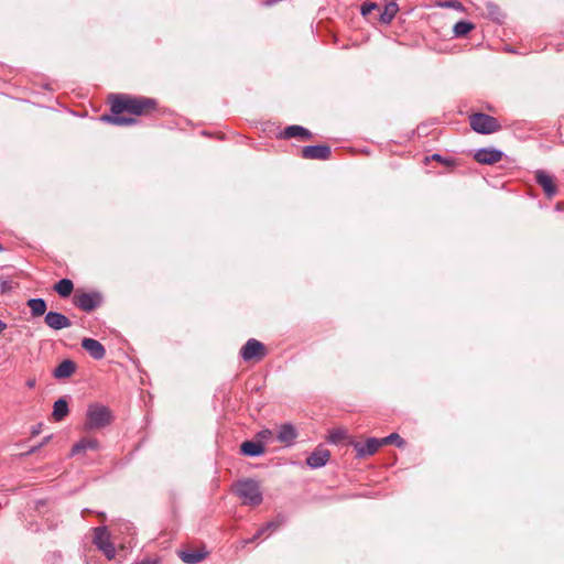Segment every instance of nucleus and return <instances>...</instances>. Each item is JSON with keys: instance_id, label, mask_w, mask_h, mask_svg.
<instances>
[{"instance_id": "a878e982", "label": "nucleus", "mask_w": 564, "mask_h": 564, "mask_svg": "<svg viewBox=\"0 0 564 564\" xmlns=\"http://www.w3.org/2000/svg\"><path fill=\"white\" fill-rule=\"evenodd\" d=\"M279 527L278 523H275L274 521H271V522H268L264 527H262L261 529L258 530V532L251 538V539H245L241 541V547L246 546L247 544L256 541L258 538H260L261 535H263L267 531L269 530H274Z\"/></svg>"}, {"instance_id": "b1692460", "label": "nucleus", "mask_w": 564, "mask_h": 564, "mask_svg": "<svg viewBox=\"0 0 564 564\" xmlns=\"http://www.w3.org/2000/svg\"><path fill=\"white\" fill-rule=\"evenodd\" d=\"M74 284L69 279H62L55 285L54 290L63 297L70 295Z\"/></svg>"}, {"instance_id": "9d476101", "label": "nucleus", "mask_w": 564, "mask_h": 564, "mask_svg": "<svg viewBox=\"0 0 564 564\" xmlns=\"http://www.w3.org/2000/svg\"><path fill=\"white\" fill-rule=\"evenodd\" d=\"M503 156V152L492 148H482L475 152L474 159L480 164H495Z\"/></svg>"}, {"instance_id": "0eeeda50", "label": "nucleus", "mask_w": 564, "mask_h": 564, "mask_svg": "<svg viewBox=\"0 0 564 564\" xmlns=\"http://www.w3.org/2000/svg\"><path fill=\"white\" fill-rule=\"evenodd\" d=\"M240 356L245 361H249L254 358L260 359L264 356V345L261 341L251 338L242 346Z\"/></svg>"}, {"instance_id": "dca6fc26", "label": "nucleus", "mask_w": 564, "mask_h": 564, "mask_svg": "<svg viewBox=\"0 0 564 564\" xmlns=\"http://www.w3.org/2000/svg\"><path fill=\"white\" fill-rule=\"evenodd\" d=\"M240 451L246 456L257 457L264 453L265 447L260 442L246 441L241 444Z\"/></svg>"}, {"instance_id": "bb28decb", "label": "nucleus", "mask_w": 564, "mask_h": 564, "mask_svg": "<svg viewBox=\"0 0 564 564\" xmlns=\"http://www.w3.org/2000/svg\"><path fill=\"white\" fill-rule=\"evenodd\" d=\"M347 437V432L344 429H334L330 431L328 441L330 443H339L340 441L345 440Z\"/></svg>"}, {"instance_id": "cd10ccee", "label": "nucleus", "mask_w": 564, "mask_h": 564, "mask_svg": "<svg viewBox=\"0 0 564 564\" xmlns=\"http://www.w3.org/2000/svg\"><path fill=\"white\" fill-rule=\"evenodd\" d=\"M381 443L383 445H388V444H391V443H394L398 447H402L404 445V440L400 437L399 434L397 433H392L386 437H382L381 438Z\"/></svg>"}, {"instance_id": "f03ea898", "label": "nucleus", "mask_w": 564, "mask_h": 564, "mask_svg": "<svg viewBox=\"0 0 564 564\" xmlns=\"http://www.w3.org/2000/svg\"><path fill=\"white\" fill-rule=\"evenodd\" d=\"M236 494L241 499L242 505L249 507H257L263 500L260 484L253 479L239 481L236 486Z\"/></svg>"}, {"instance_id": "4468645a", "label": "nucleus", "mask_w": 564, "mask_h": 564, "mask_svg": "<svg viewBox=\"0 0 564 564\" xmlns=\"http://www.w3.org/2000/svg\"><path fill=\"white\" fill-rule=\"evenodd\" d=\"M82 347L94 358L102 359L106 355L105 347L96 339L84 338L82 340Z\"/></svg>"}, {"instance_id": "f8f14e48", "label": "nucleus", "mask_w": 564, "mask_h": 564, "mask_svg": "<svg viewBox=\"0 0 564 564\" xmlns=\"http://www.w3.org/2000/svg\"><path fill=\"white\" fill-rule=\"evenodd\" d=\"M44 321L45 324L54 330L68 328L72 325V322L66 315L53 311L46 313Z\"/></svg>"}, {"instance_id": "473e14b6", "label": "nucleus", "mask_w": 564, "mask_h": 564, "mask_svg": "<svg viewBox=\"0 0 564 564\" xmlns=\"http://www.w3.org/2000/svg\"><path fill=\"white\" fill-rule=\"evenodd\" d=\"M26 386H28L29 388H33V387L35 386V380H34V379L29 380V381L26 382Z\"/></svg>"}, {"instance_id": "20e7f679", "label": "nucleus", "mask_w": 564, "mask_h": 564, "mask_svg": "<svg viewBox=\"0 0 564 564\" xmlns=\"http://www.w3.org/2000/svg\"><path fill=\"white\" fill-rule=\"evenodd\" d=\"M469 123L474 131L481 134H490L499 131L501 128L496 118L482 112L469 116Z\"/></svg>"}, {"instance_id": "423d86ee", "label": "nucleus", "mask_w": 564, "mask_h": 564, "mask_svg": "<svg viewBox=\"0 0 564 564\" xmlns=\"http://www.w3.org/2000/svg\"><path fill=\"white\" fill-rule=\"evenodd\" d=\"M102 303V295L99 292H77L74 296V304L85 311L91 312Z\"/></svg>"}, {"instance_id": "412c9836", "label": "nucleus", "mask_w": 564, "mask_h": 564, "mask_svg": "<svg viewBox=\"0 0 564 564\" xmlns=\"http://www.w3.org/2000/svg\"><path fill=\"white\" fill-rule=\"evenodd\" d=\"M68 413L67 401L63 398L56 400L53 405V417L55 421H62Z\"/></svg>"}, {"instance_id": "5701e85b", "label": "nucleus", "mask_w": 564, "mask_h": 564, "mask_svg": "<svg viewBox=\"0 0 564 564\" xmlns=\"http://www.w3.org/2000/svg\"><path fill=\"white\" fill-rule=\"evenodd\" d=\"M98 446V442L93 438H84L76 443L72 448V455H76L86 449H95Z\"/></svg>"}, {"instance_id": "f3484780", "label": "nucleus", "mask_w": 564, "mask_h": 564, "mask_svg": "<svg viewBox=\"0 0 564 564\" xmlns=\"http://www.w3.org/2000/svg\"><path fill=\"white\" fill-rule=\"evenodd\" d=\"M296 430L291 424H283L278 433V441L286 445H291L296 437Z\"/></svg>"}, {"instance_id": "72a5a7b5", "label": "nucleus", "mask_w": 564, "mask_h": 564, "mask_svg": "<svg viewBox=\"0 0 564 564\" xmlns=\"http://www.w3.org/2000/svg\"><path fill=\"white\" fill-rule=\"evenodd\" d=\"M278 1H279V0H265V1H264V4H265V6H271V4H273V3L278 2Z\"/></svg>"}, {"instance_id": "2f4dec72", "label": "nucleus", "mask_w": 564, "mask_h": 564, "mask_svg": "<svg viewBox=\"0 0 564 564\" xmlns=\"http://www.w3.org/2000/svg\"><path fill=\"white\" fill-rule=\"evenodd\" d=\"M7 328V324L0 319V334Z\"/></svg>"}, {"instance_id": "ddd939ff", "label": "nucleus", "mask_w": 564, "mask_h": 564, "mask_svg": "<svg viewBox=\"0 0 564 564\" xmlns=\"http://www.w3.org/2000/svg\"><path fill=\"white\" fill-rule=\"evenodd\" d=\"M330 453L325 448H316L307 458L306 464L311 468H321L329 460Z\"/></svg>"}, {"instance_id": "4be33fe9", "label": "nucleus", "mask_w": 564, "mask_h": 564, "mask_svg": "<svg viewBox=\"0 0 564 564\" xmlns=\"http://www.w3.org/2000/svg\"><path fill=\"white\" fill-rule=\"evenodd\" d=\"M207 553L198 551H182L180 557L186 564H196L206 557Z\"/></svg>"}, {"instance_id": "4c0bfd02", "label": "nucleus", "mask_w": 564, "mask_h": 564, "mask_svg": "<svg viewBox=\"0 0 564 564\" xmlns=\"http://www.w3.org/2000/svg\"><path fill=\"white\" fill-rule=\"evenodd\" d=\"M39 432H40V427L34 429V430H33V432H32V434H37Z\"/></svg>"}, {"instance_id": "2eb2a0df", "label": "nucleus", "mask_w": 564, "mask_h": 564, "mask_svg": "<svg viewBox=\"0 0 564 564\" xmlns=\"http://www.w3.org/2000/svg\"><path fill=\"white\" fill-rule=\"evenodd\" d=\"M76 370V365L73 360H63L53 371V376L56 379L69 378Z\"/></svg>"}, {"instance_id": "9b49d317", "label": "nucleus", "mask_w": 564, "mask_h": 564, "mask_svg": "<svg viewBox=\"0 0 564 564\" xmlns=\"http://www.w3.org/2000/svg\"><path fill=\"white\" fill-rule=\"evenodd\" d=\"M332 154L328 145H307L302 149V156L307 160H327Z\"/></svg>"}, {"instance_id": "e433bc0d", "label": "nucleus", "mask_w": 564, "mask_h": 564, "mask_svg": "<svg viewBox=\"0 0 564 564\" xmlns=\"http://www.w3.org/2000/svg\"><path fill=\"white\" fill-rule=\"evenodd\" d=\"M491 9L498 10V8L495 4H489L488 10H491Z\"/></svg>"}, {"instance_id": "c85d7f7f", "label": "nucleus", "mask_w": 564, "mask_h": 564, "mask_svg": "<svg viewBox=\"0 0 564 564\" xmlns=\"http://www.w3.org/2000/svg\"><path fill=\"white\" fill-rule=\"evenodd\" d=\"M377 8H378L377 3L371 2V1H366L361 4L360 13L362 17H367L369 13H371Z\"/></svg>"}, {"instance_id": "7c9ffc66", "label": "nucleus", "mask_w": 564, "mask_h": 564, "mask_svg": "<svg viewBox=\"0 0 564 564\" xmlns=\"http://www.w3.org/2000/svg\"><path fill=\"white\" fill-rule=\"evenodd\" d=\"M50 437H51V436L46 437V438L43 441V443L40 445V447H41L42 445H44L45 443H47V441L50 440ZM37 448H39V446H37V447H33V448L30 451V453H34Z\"/></svg>"}, {"instance_id": "393cba45", "label": "nucleus", "mask_w": 564, "mask_h": 564, "mask_svg": "<svg viewBox=\"0 0 564 564\" xmlns=\"http://www.w3.org/2000/svg\"><path fill=\"white\" fill-rule=\"evenodd\" d=\"M474 28L475 25L471 22L458 21L453 28V33L455 36L462 37L469 33L471 30H474Z\"/></svg>"}, {"instance_id": "6e6552de", "label": "nucleus", "mask_w": 564, "mask_h": 564, "mask_svg": "<svg viewBox=\"0 0 564 564\" xmlns=\"http://www.w3.org/2000/svg\"><path fill=\"white\" fill-rule=\"evenodd\" d=\"M535 181L542 187L545 196L552 198L557 193V186L554 177L543 170L535 171Z\"/></svg>"}, {"instance_id": "c9c22d12", "label": "nucleus", "mask_w": 564, "mask_h": 564, "mask_svg": "<svg viewBox=\"0 0 564 564\" xmlns=\"http://www.w3.org/2000/svg\"><path fill=\"white\" fill-rule=\"evenodd\" d=\"M267 434H270V431L265 430L260 433V435L263 437L267 436Z\"/></svg>"}, {"instance_id": "6ab92c4d", "label": "nucleus", "mask_w": 564, "mask_h": 564, "mask_svg": "<svg viewBox=\"0 0 564 564\" xmlns=\"http://www.w3.org/2000/svg\"><path fill=\"white\" fill-rule=\"evenodd\" d=\"M398 11H399V6L395 1L388 2L383 8L382 13L380 14V18H379L380 22L383 24H390L393 21V19L395 18Z\"/></svg>"}, {"instance_id": "a211bd4d", "label": "nucleus", "mask_w": 564, "mask_h": 564, "mask_svg": "<svg viewBox=\"0 0 564 564\" xmlns=\"http://www.w3.org/2000/svg\"><path fill=\"white\" fill-rule=\"evenodd\" d=\"M283 137L286 139L291 138H301V139H310L312 138V132L302 126H289L285 128L283 132Z\"/></svg>"}, {"instance_id": "f257e3e1", "label": "nucleus", "mask_w": 564, "mask_h": 564, "mask_svg": "<svg viewBox=\"0 0 564 564\" xmlns=\"http://www.w3.org/2000/svg\"><path fill=\"white\" fill-rule=\"evenodd\" d=\"M110 105L111 115L101 116V120L116 126H131L135 122V119L132 117L123 116V112L141 116L155 109L156 102L154 99L147 97L115 95L111 97Z\"/></svg>"}, {"instance_id": "f704fd0d", "label": "nucleus", "mask_w": 564, "mask_h": 564, "mask_svg": "<svg viewBox=\"0 0 564 564\" xmlns=\"http://www.w3.org/2000/svg\"><path fill=\"white\" fill-rule=\"evenodd\" d=\"M432 158L434 160H436V161H441L442 160V156L440 154H434Z\"/></svg>"}, {"instance_id": "7ed1b4c3", "label": "nucleus", "mask_w": 564, "mask_h": 564, "mask_svg": "<svg viewBox=\"0 0 564 564\" xmlns=\"http://www.w3.org/2000/svg\"><path fill=\"white\" fill-rule=\"evenodd\" d=\"M111 422L109 409L99 403L88 405L86 412V429L98 430L107 426Z\"/></svg>"}, {"instance_id": "aec40b11", "label": "nucleus", "mask_w": 564, "mask_h": 564, "mask_svg": "<svg viewBox=\"0 0 564 564\" xmlns=\"http://www.w3.org/2000/svg\"><path fill=\"white\" fill-rule=\"evenodd\" d=\"M26 305L29 306L33 317H39L45 314L46 302L41 297L28 300Z\"/></svg>"}, {"instance_id": "1a4fd4ad", "label": "nucleus", "mask_w": 564, "mask_h": 564, "mask_svg": "<svg viewBox=\"0 0 564 564\" xmlns=\"http://www.w3.org/2000/svg\"><path fill=\"white\" fill-rule=\"evenodd\" d=\"M352 445L359 458L371 456L383 446L381 438L376 437H370L365 443L355 442Z\"/></svg>"}, {"instance_id": "58836bf2", "label": "nucleus", "mask_w": 564, "mask_h": 564, "mask_svg": "<svg viewBox=\"0 0 564 564\" xmlns=\"http://www.w3.org/2000/svg\"><path fill=\"white\" fill-rule=\"evenodd\" d=\"M489 13H490V14H494V13H496V10H495V9H491V10H489Z\"/></svg>"}, {"instance_id": "39448f33", "label": "nucleus", "mask_w": 564, "mask_h": 564, "mask_svg": "<svg viewBox=\"0 0 564 564\" xmlns=\"http://www.w3.org/2000/svg\"><path fill=\"white\" fill-rule=\"evenodd\" d=\"M94 544L105 554L108 560L116 556V549L110 540V534L106 527L94 529Z\"/></svg>"}, {"instance_id": "c756f323", "label": "nucleus", "mask_w": 564, "mask_h": 564, "mask_svg": "<svg viewBox=\"0 0 564 564\" xmlns=\"http://www.w3.org/2000/svg\"><path fill=\"white\" fill-rule=\"evenodd\" d=\"M440 7L452 8V9L460 10V11L464 10V7H463V4L459 1H447V2H444V3H440Z\"/></svg>"}]
</instances>
